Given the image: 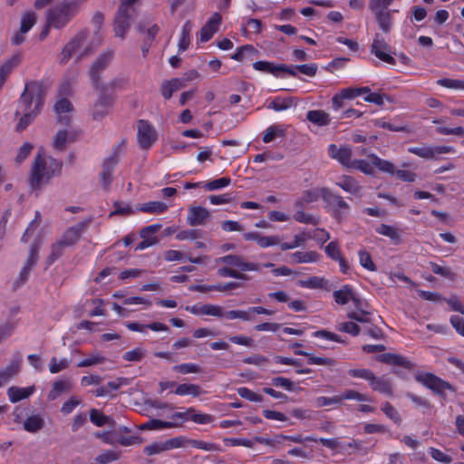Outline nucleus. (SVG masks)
Masks as SVG:
<instances>
[{"label":"nucleus","instance_id":"f257e3e1","mask_svg":"<svg viewBox=\"0 0 464 464\" xmlns=\"http://www.w3.org/2000/svg\"><path fill=\"white\" fill-rule=\"evenodd\" d=\"M46 96V89L37 81L25 83L24 90L20 97L16 114L23 113L16 130L23 131L32 122L34 117L42 111Z\"/></svg>","mask_w":464,"mask_h":464},{"label":"nucleus","instance_id":"f03ea898","mask_svg":"<svg viewBox=\"0 0 464 464\" xmlns=\"http://www.w3.org/2000/svg\"><path fill=\"white\" fill-rule=\"evenodd\" d=\"M186 311L198 316L208 315L218 318H227L228 320L241 319L243 321H251V314L272 315L274 311L266 309L262 306H252L247 310H230L225 311L221 305L212 304H196L193 305H187Z\"/></svg>","mask_w":464,"mask_h":464},{"label":"nucleus","instance_id":"7ed1b4c3","mask_svg":"<svg viewBox=\"0 0 464 464\" xmlns=\"http://www.w3.org/2000/svg\"><path fill=\"white\" fill-rule=\"evenodd\" d=\"M63 162L52 157L46 158L44 151L39 150L34 160L30 186L33 189L40 188L42 184L48 182L53 176L61 172Z\"/></svg>","mask_w":464,"mask_h":464},{"label":"nucleus","instance_id":"20e7f679","mask_svg":"<svg viewBox=\"0 0 464 464\" xmlns=\"http://www.w3.org/2000/svg\"><path fill=\"white\" fill-rule=\"evenodd\" d=\"M217 264H225L227 266L219 267L218 275L222 277H231L238 280L247 281L249 276L246 271L260 272L261 266L256 262H248L239 255H226L216 260Z\"/></svg>","mask_w":464,"mask_h":464},{"label":"nucleus","instance_id":"39448f33","mask_svg":"<svg viewBox=\"0 0 464 464\" xmlns=\"http://www.w3.org/2000/svg\"><path fill=\"white\" fill-rule=\"evenodd\" d=\"M415 379L442 399H446V391L456 392V389L450 382L430 372L417 373Z\"/></svg>","mask_w":464,"mask_h":464},{"label":"nucleus","instance_id":"423d86ee","mask_svg":"<svg viewBox=\"0 0 464 464\" xmlns=\"http://www.w3.org/2000/svg\"><path fill=\"white\" fill-rule=\"evenodd\" d=\"M126 141L122 140L117 146L113 148L112 153L104 159L102 163V170L100 174L102 187L108 189L112 181V173L118 164L120 150L124 147Z\"/></svg>","mask_w":464,"mask_h":464},{"label":"nucleus","instance_id":"0eeeda50","mask_svg":"<svg viewBox=\"0 0 464 464\" xmlns=\"http://www.w3.org/2000/svg\"><path fill=\"white\" fill-rule=\"evenodd\" d=\"M117 86V81L113 80L109 83L99 82V88L96 89L100 92L99 100L94 105L93 118L98 120L102 118L108 113V109L111 104L112 98L110 94H107L109 89L113 90Z\"/></svg>","mask_w":464,"mask_h":464},{"label":"nucleus","instance_id":"6e6552de","mask_svg":"<svg viewBox=\"0 0 464 464\" xmlns=\"http://www.w3.org/2000/svg\"><path fill=\"white\" fill-rule=\"evenodd\" d=\"M137 140L142 150L150 149L158 140V133L154 126L147 120L137 121Z\"/></svg>","mask_w":464,"mask_h":464},{"label":"nucleus","instance_id":"1a4fd4ad","mask_svg":"<svg viewBox=\"0 0 464 464\" xmlns=\"http://www.w3.org/2000/svg\"><path fill=\"white\" fill-rule=\"evenodd\" d=\"M253 68L256 71L261 72L263 73L271 74L276 78H284L282 73L296 76L293 67L284 63L276 64L275 63L269 61H256L253 63Z\"/></svg>","mask_w":464,"mask_h":464},{"label":"nucleus","instance_id":"9d476101","mask_svg":"<svg viewBox=\"0 0 464 464\" xmlns=\"http://www.w3.org/2000/svg\"><path fill=\"white\" fill-rule=\"evenodd\" d=\"M321 197L327 204V208L333 211L334 218L340 221L342 219L341 209L347 210L349 208V205L341 196L335 195L326 188H321Z\"/></svg>","mask_w":464,"mask_h":464},{"label":"nucleus","instance_id":"9b49d317","mask_svg":"<svg viewBox=\"0 0 464 464\" xmlns=\"http://www.w3.org/2000/svg\"><path fill=\"white\" fill-rule=\"evenodd\" d=\"M112 59V52H105L102 53L92 63L90 70V79L94 89L99 88L102 72L110 64Z\"/></svg>","mask_w":464,"mask_h":464},{"label":"nucleus","instance_id":"f8f14e48","mask_svg":"<svg viewBox=\"0 0 464 464\" xmlns=\"http://www.w3.org/2000/svg\"><path fill=\"white\" fill-rule=\"evenodd\" d=\"M87 37V33L85 31L79 32L74 37H72L62 49L59 54V63L61 64H65L72 58V56L76 53L83 41Z\"/></svg>","mask_w":464,"mask_h":464},{"label":"nucleus","instance_id":"ddd939ff","mask_svg":"<svg viewBox=\"0 0 464 464\" xmlns=\"http://www.w3.org/2000/svg\"><path fill=\"white\" fill-rule=\"evenodd\" d=\"M371 51L380 60L392 65L396 63V60L392 56L391 53H389L391 51V46L383 38L381 37L380 34H375L371 46Z\"/></svg>","mask_w":464,"mask_h":464},{"label":"nucleus","instance_id":"4468645a","mask_svg":"<svg viewBox=\"0 0 464 464\" xmlns=\"http://www.w3.org/2000/svg\"><path fill=\"white\" fill-rule=\"evenodd\" d=\"M408 151L426 160H433L440 154L453 152L454 149L450 146L431 147L424 145L421 147H410Z\"/></svg>","mask_w":464,"mask_h":464},{"label":"nucleus","instance_id":"2eb2a0df","mask_svg":"<svg viewBox=\"0 0 464 464\" xmlns=\"http://www.w3.org/2000/svg\"><path fill=\"white\" fill-rule=\"evenodd\" d=\"M222 22V15L218 12H215L206 22L199 32V41L201 43L208 42L213 35L218 31Z\"/></svg>","mask_w":464,"mask_h":464},{"label":"nucleus","instance_id":"dca6fc26","mask_svg":"<svg viewBox=\"0 0 464 464\" xmlns=\"http://www.w3.org/2000/svg\"><path fill=\"white\" fill-rule=\"evenodd\" d=\"M134 12L119 8L114 19V32L117 37L124 38L130 26V20Z\"/></svg>","mask_w":464,"mask_h":464},{"label":"nucleus","instance_id":"f3484780","mask_svg":"<svg viewBox=\"0 0 464 464\" xmlns=\"http://www.w3.org/2000/svg\"><path fill=\"white\" fill-rule=\"evenodd\" d=\"M210 217V212L206 208L192 206L188 209L187 223L191 227L203 226Z\"/></svg>","mask_w":464,"mask_h":464},{"label":"nucleus","instance_id":"a211bd4d","mask_svg":"<svg viewBox=\"0 0 464 464\" xmlns=\"http://www.w3.org/2000/svg\"><path fill=\"white\" fill-rule=\"evenodd\" d=\"M325 255L334 261L339 263L340 270L343 274H347L349 271V265L345 258L342 255L340 244L337 240L331 241L324 246Z\"/></svg>","mask_w":464,"mask_h":464},{"label":"nucleus","instance_id":"6ab92c4d","mask_svg":"<svg viewBox=\"0 0 464 464\" xmlns=\"http://www.w3.org/2000/svg\"><path fill=\"white\" fill-rule=\"evenodd\" d=\"M328 154L332 159L338 160L342 165L351 168V164L353 163L351 160L353 150L350 147H337L335 144H331L328 147Z\"/></svg>","mask_w":464,"mask_h":464},{"label":"nucleus","instance_id":"aec40b11","mask_svg":"<svg viewBox=\"0 0 464 464\" xmlns=\"http://www.w3.org/2000/svg\"><path fill=\"white\" fill-rule=\"evenodd\" d=\"M73 110L72 102L67 98L59 99L54 104V111L57 114V121L61 124L70 125L71 115Z\"/></svg>","mask_w":464,"mask_h":464},{"label":"nucleus","instance_id":"412c9836","mask_svg":"<svg viewBox=\"0 0 464 464\" xmlns=\"http://www.w3.org/2000/svg\"><path fill=\"white\" fill-rule=\"evenodd\" d=\"M188 81V79L186 78H172L164 81L160 86L161 95L165 100H169L174 92L186 87Z\"/></svg>","mask_w":464,"mask_h":464},{"label":"nucleus","instance_id":"4be33fe9","mask_svg":"<svg viewBox=\"0 0 464 464\" xmlns=\"http://www.w3.org/2000/svg\"><path fill=\"white\" fill-rule=\"evenodd\" d=\"M377 361L392 366H401L405 369L411 370L413 368V363L406 357L397 354L386 353L377 356Z\"/></svg>","mask_w":464,"mask_h":464},{"label":"nucleus","instance_id":"5701e85b","mask_svg":"<svg viewBox=\"0 0 464 464\" xmlns=\"http://www.w3.org/2000/svg\"><path fill=\"white\" fill-rule=\"evenodd\" d=\"M86 227L87 222H81L77 226L68 227L60 241L67 247L75 245Z\"/></svg>","mask_w":464,"mask_h":464},{"label":"nucleus","instance_id":"b1692460","mask_svg":"<svg viewBox=\"0 0 464 464\" xmlns=\"http://www.w3.org/2000/svg\"><path fill=\"white\" fill-rule=\"evenodd\" d=\"M370 386L374 392H378L389 397L393 395L392 382L385 375L381 377L373 375V378L370 382Z\"/></svg>","mask_w":464,"mask_h":464},{"label":"nucleus","instance_id":"393cba45","mask_svg":"<svg viewBox=\"0 0 464 464\" xmlns=\"http://www.w3.org/2000/svg\"><path fill=\"white\" fill-rule=\"evenodd\" d=\"M21 54L16 53L5 60L0 65V90L2 89L11 72L21 63Z\"/></svg>","mask_w":464,"mask_h":464},{"label":"nucleus","instance_id":"a878e982","mask_svg":"<svg viewBox=\"0 0 464 464\" xmlns=\"http://www.w3.org/2000/svg\"><path fill=\"white\" fill-rule=\"evenodd\" d=\"M35 391L34 386L25 388L12 386L7 389L8 399L12 403L18 402L30 397Z\"/></svg>","mask_w":464,"mask_h":464},{"label":"nucleus","instance_id":"bb28decb","mask_svg":"<svg viewBox=\"0 0 464 464\" xmlns=\"http://www.w3.org/2000/svg\"><path fill=\"white\" fill-rule=\"evenodd\" d=\"M286 135V126L284 124H272L267 127L262 138L264 143H269L276 138H284Z\"/></svg>","mask_w":464,"mask_h":464},{"label":"nucleus","instance_id":"cd10ccee","mask_svg":"<svg viewBox=\"0 0 464 464\" xmlns=\"http://www.w3.org/2000/svg\"><path fill=\"white\" fill-rule=\"evenodd\" d=\"M397 10H387L373 13L376 22L384 34H389L392 28V14Z\"/></svg>","mask_w":464,"mask_h":464},{"label":"nucleus","instance_id":"c85d7f7f","mask_svg":"<svg viewBox=\"0 0 464 464\" xmlns=\"http://www.w3.org/2000/svg\"><path fill=\"white\" fill-rule=\"evenodd\" d=\"M20 361H12L5 369L0 370V387L6 384L14 376L20 372Z\"/></svg>","mask_w":464,"mask_h":464},{"label":"nucleus","instance_id":"c756f323","mask_svg":"<svg viewBox=\"0 0 464 464\" xmlns=\"http://www.w3.org/2000/svg\"><path fill=\"white\" fill-rule=\"evenodd\" d=\"M76 134L73 132L68 133L67 130H59L53 140V148L58 150H63L67 142L74 141Z\"/></svg>","mask_w":464,"mask_h":464},{"label":"nucleus","instance_id":"7c9ffc66","mask_svg":"<svg viewBox=\"0 0 464 464\" xmlns=\"http://www.w3.org/2000/svg\"><path fill=\"white\" fill-rule=\"evenodd\" d=\"M169 207L161 201H150L138 207V210L150 214H161L168 210Z\"/></svg>","mask_w":464,"mask_h":464},{"label":"nucleus","instance_id":"2f4dec72","mask_svg":"<svg viewBox=\"0 0 464 464\" xmlns=\"http://www.w3.org/2000/svg\"><path fill=\"white\" fill-rule=\"evenodd\" d=\"M177 426L174 421H166L158 419H150L148 421L142 423L140 427L142 430H163L170 429Z\"/></svg>","mask_w":464,"mask_h":464},{"label":"nucleus","instance_id":"473e14b6","mask_svg":"<svg viewBox=\"0 0 464 464\" xmlns=\"http://www.w3.org/2000/svg\"><path fill=\"white\" fill-rule=\"evenodd\" d=\"M191 22L186 21L181 28L180 38L179 40L178 46L179 52H184L188 48L191 42Z\"/></svg>","mask_w":464,"mask_h":464},{"label":"nucleus","instance_id":"72a5a7b5","mask_svg":"<svg viewBox=\"0 0 464 464\" xmlns=\"http://www.w3.org/2000/svg\"><path fill=\"white\" fill-rule=\"evenodd\" d=\"M368 157L371 160L372 165L375 166L379 170L392 175L395 173V166L392 162L382 160L375 154H369Z\"/></svg>","mask_w":464,"mask_h":464},{"label":"nucleus","instance_id":"f704fd0d","mask_svg":"<svg viewBox=\"0 0 464 464\" xmlns=\"http://www.w3.org/2000/svg\"><path fill=\"white\" fill-rule=\"evenodd\" d=\"M174 392L179 396L191 395L193 397H198L201 394L202 390L198 384L182 383L177 386Z\"/></svg>","mask_w":464,"mask_h":464},{"label":"nucleus","instance_id":"c9c22d12","mask_svg":"<svg viewBox=\"0 0 464 464\" xmlns=\"http://www.w3.org/2000/svg\"><path fill=\"white\" fill-rule=\"evenodd\" d=\"M376 232L380 235L388 237L396 245L401 242V235L398 229L392 226L381 224L376 228Z\"/></svg>","mask_w":464,"mask_h":464},{"label":"nucleus","instance_id":"e433bc0d","mask_svg":"<svg viewBox=\"0 0 464 464\" xmlns=\"http://www.w3.org/2000/svg\"><path fill=\"white\" fill-rule=\"evenodd\" d=\"M294 105V98L292 97H275L271 102L267 105L268 109L274 110L275 111H283Z\"/></svg>","mask_w":464,"mask_h":464},{"label":"nucleus","instance_id":"4c0bfd02","mask_svg":"<svg viewBox=\"0 0 464 464\" xmlns=\"http://www.w3.org/2000/svg\"><path fill=\"white\" fill-rule=\"evenodd\" d=\"M353 295L354 293L352 287L348 285H343L341 289L334 291L333 294L334 301L342 305L346 304L350 300L352 301Z\"/></svg>","mask_w":464,"mask_h":464},{"label":"nucleus","instance_id":"58836bf2","mask_svg":"<svg viewBox=\"0 0 464 464\" xmlns=\"http://www.w3.org/2000/svg\"><path fill=\"white\" fill-rule=\"evenodd\" d=\"M285 440H289L295 443H303L305 440H304L303 436L300 434L295 435H276L274 438L267 440L266 444L269 446H276V444H283Z\"/></svg>","mask_w":464,"mask_h":464},{"label":"nucleus","instance_id":"ea45409f","mask_svg":"<svg viewBox=\"0 0 464 464\" xmlns=\"http://www.w3.org/2000/svg\"><path fill=\"white\" fill-rule=\"evenodd\" d=\"M71 385L66 381H55L53 383V388L48 393V399L53 401L55 400L61 393L70 391Z\"/></svg>","mask_w":464,"mask_h":464},{"label":"nucleus","instance_id":"a19ab883","mask_svg":"<svg viewBox=\"0 0 464 464\" xmlns=\"http://www.w3.org/2000/svg\"><path fill=\"white\" fill-rule=\"evenodd\" d=\"M274 362H275V363H277V364L293 365V366H295L296 368L295 369V372L297 374L307 373V372H310L309 369H302V368H300L299 367L300 366V362L296 359L276 355V356L274 357Z\"/></svg>","mask_w":464,"mask_h":464},{"label":"nucleus","instance_id":"79ce46f5","mask_svg":"<svg viewBox=\"0 0 464 464\" xmlns=\"http://www.w3.org/2000/svg\"><path fill=\"white\" fill-rule=\"evenodd\" d=\"M381 410L384 412V414L392 420L397 425L401 424V417L399 411L388 401H385L382 404Z\"/></svg>","mask_w":464,"mask_h":464},{"label":"nucleus","instance_id":"37998d69","mask_svg":"<svg viewBox=\"0 0 464 464\" xmlns=\"http://www.w3.org/2000/svg\"><path fill=\"white\" fill-rule=\"evenodd\" d=\"M36 23V15L34 12H26L22 15L21 18V26H20V32L21 34H26L29 32L32 27Z\"/></svg>","mask_w":464,"mask_h":464},{"label":"nucleus","instance_id":"c03bdc74","mask_svg":"<svg viewBox=\"0 0 464 464\" xmlns=\"http://www.w3.org/2000/svg\"><path fill=\"white\" fill-rule=\"evenodd\" d=\"M106 357L102 355L100 353H94L90 354L87 358L80 361L77 363V367L83 368V367H90L92 365H97L106 362Z\"/></svg>","mask_w":464,"mask_h":464},{"label":"nucleus","instance_id":"a18cd8bd","mask_svg":"<svg viewBox=\"0 0 464 464\" xmlns=\"http://www.w3.org/2000/svg\"><path fill=\"white\" fill-rule=\"evenodd\" d=\"M44 425L42 418L38 415L29 416L24 422V428L26 431L36 432Z\"/></svg>","mask_w":464,"mask_h":464},{"label":"nucleus","instance_id":"49530a36","mask_svg":"<svg viewBox=\"0 0 464 464\" xmlns=\"http://www.w3.org/2000/svg\"><path fill=\"white\" fill-rule=\"evenodd\" d=\"M230 183H231V179L229 177H222V178L213 179L211 181L204 183L203 188L208 191H212V190H218V189L226 188Z\"/></svg>","mask_w":464,"mask_h":464},{"label":"nucleus","instance_id":"de8ad7c7","mask_svg":"<svg viewBox=\"0 0 464 464\" xmlns=\"http://www.w3.org/2000/svg\"><path fill=\"white\" fill-rule=\"evenodd\" d=\"M188 446L205 451H217L219 450L216 443L193 439H188Z\"/></svg>","mask_w":464,"mask_h":464},{"label":"nucleus","instance_id":"09e8293b","mask_svg":"<svg viewBox=\"0 0 464 464\" xmlns=\"http://www.w3.org/2000/svg\"><path fill=\"white\" fill-rule=\"evenodd\" d=\"M437 84L447 89L464 91V80L441 78L437 81Z\"/></svg>","mask_w":464,"mask_h":464},{"label":"nucleus","instance_id":"8fccbe9b","mask_svg":"<svg viewBox=\"0 0 464 464\" xmlns=\"http://www.w3.org/2000/svg\"><path fill=\"white\" fill-rule=\"evenodd\" d=\"M176 239L183 240H195L202 237V231L200 229L189 228L180 230L176 234Z\"/></svg>","mask_w":464,"mask_h":464},{"label":"nucleus","instance_id":"3c124183","mask_svg":"<svg viewBox=\"0 0 464 464\" xmlns=\"http://www.w3.org/2000/svg\"><path fill=\"white\" fill-rule=\"evenodd\" d=\"M90 420L97 427H103L111 420L109 416L102 414L96 409L90 411Z\"/></svg>","mask_w":464,"mask_h":464},{"label":"nucleus","instance_id":"603ef678","mask_svg":"<svg viewBox=\"0 0 464 464\" xmlns=\"http://www.w3.org/2000/svg\"><path fill=\"white\" fill-rule=\"evenodd\" d=\"M237 392L241 398L252 402H262L264 400L262 395L253 392L247 387H239Z\"/></svg>","mask_w":464,"mask_h":464},{"label":"nucleus","instance_id":"864d4df0","mask_svg":"<svg viewBox=\"0 0 464 464\" xmlns=\"http://www.w3.org/2000/svg\"><path fill=\"white\" fill-rule=\"evenodd\" d=\"M172 370L180 374L198 373L201 372L198 364L191 362L176 364L173 366Z\"/></svg>","mask_w":464,"mask_h":464},{"label":"nucleus","instance_id":"5fc2aeb1","mask_svg":"<svg viewBox=\"0 0 464 464\" xmlns=\"http://www.w3.org/2000/svg\"><path fill=\"white\" fill-rule=\"evenodd\" d=\"M337 184L343 190H345L349 193L356 194L359 191V186L357 185L356 180L350 176L343 177L342 180L340 182H338Z\"/></svg>","mask_w":464,"mask_h":464},{"label":"nucleus","instance_id":"6e6d98bb","mask_svg":"<svg viewBox=\"0 0 464 464\" xmlns=\"http://www.w3.org/2000/svg\"><path fill=\"white\" fill-rule=\"evenodd\" d=\"M429 266H430V269L432 270V272L436 275H440V276H441L445 278L450 279V280H454L456 277V275L449 267L441 266L432 261L429 262Z\"/></svg>","mask_w":464,"mask_h":464},{"label":"nucleus","instance_id":"4d7b16f0","mask_svg":"<svg viewBox=\"0 0 464 464\" xmlns=\"http://www.w3.org/2000/svg\"><path fill=\"white\" fill-rule=\"evenodd\" d=\"M335 329L340 332L347 333L353 336H357L361 332L360 326L354 322L340 323L335 326Z\"/></svg>","mask_w":464,"mask_h":464},{"label":"nucleus","instance_id":"13d9d810","mask_svg":"<svg viewBox=\"0 0 464 464\" xmlns=\"http://www.w3.org/2000/svg\"><path fill=\"white\" fill-rule=\"evenodd\" d=\"M360 264L362 267L366 268L369 271H376L377 266L373 263L372 256L369 252L365 249H361L358 253Z\"/></svg>","mask_w":464,"mask_h":464},{"label":"nucleus","instance_id":"bf43d9fd","mask_svg":"<svg viewBox=\"0 0 464 464\" xmlns=\"http://www.w3.org/2000/svg\"><path fill=\"white\" fill-rule=\"evenodd\" d=\"M70 365V361L67 358H62L59 361L53 357L50 361L49 371L52 373H58L61 371L67 369Z\"/></svg>","mask_w":464,"mask_h":464},{"label":"nucleus","instance_id":"052dcab7","mask_svg":"<svg viewBox=\"0 0 464 464\" xmlns=\"http://www.w3.org/2000/svg\"><path fill=\"white\" fill-rule=\"evenodd\" d=\"M291 256L295 263H310L316 260V253L314 252L296 251Z\"/></svg>","mask_w":464,"mask_h":464},{"label":"nucleus","instance_id":"680f3d73","mask_svg":"<svg viewBox=\"0 0 464 464\" xmlns=\"http://www.w3.org/2000/svg\"><path fill=\"white\" fill-rule=\"evenodd\" d=\"M166 450L188 446V438L184 436L174 437L164 441Z\"/></svg>","mask_w":464,"mask_h":464},{"label":"nucleus","instance_id":"e2e57ef3","mask_svg":"<svg viewBox=\"0 0 464 464\" xmlns=\"http://www.w3.org/2000/svg\"><path fill=\"white\" fill-rule=\"evenodd\" d=\"M271 385L275 387H280L287 392L295 391V383L288 378L285 377H274L271 379Z\"/></svg>","mask_w":464,"mask_h":464},{"label":"nucleus","instance_id":"0e129e2a","mask_svg":"<svg viewBox=\"0 0 464 464\" xmlns=\"http://www.w3.org/2000/svg\"><path fill=\"white\" fill-rule=\"evenodd\" d=\"M145 357V350L136 347L123 353L122 358L127 362H140Z\"/></svg>","mask_w":464,"mask_h":464},{"label":"nucleus","instance_id":"69168bd1","mask_svg":"<svg viewBox=\"0 0 464 464\" xmlns=\"http://www.w3.org/2000/svg\"><path fill=\"white\" fill-rule=\"evenodd\" d=\"M223 442L227 447L243 446L252 448L254 445L251 440L246 438H224Z\"/></svg>","mask_w":464,"mask_h":464},{"label":"nucleus","instance_id":"338daca9","mask_svg":"<svg viewBox=\"0 0 464 464\" xmlns=\"http://www.w3.org/2000/svg\"><path fill=\"white\" fill-rule=\"evenodd\" d=\"M352 169H359L362 173L367 175H372L374 172L373 165L371 162H368L364 160H353V163L351 164Z\"/></svg>","mask_w":464,"mask_h":464},{"label":"nucleus","instance_id":"774afa93","mask_svg":"<svg viewBox=\"0 0 464 464\" xmlns=\"http://www.w3.org/2000/svg\"><path fill=\"white\" fill-rule=\"evenodd\" d=\"M67 247L65 245H63L60 240L53 243L51 246V253L48 256V260L50 263L54 262L59 257H61L63 254L64 248Z\"/></svg>","mask_w":464,"mask_h":464}]
</instances>
